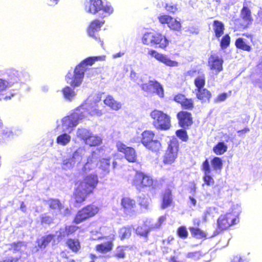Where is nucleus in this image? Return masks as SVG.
<instances>
[{
	"mask_svg": "<svg viewBox=\"0 0 262 262\" xmlns=\"http://www.w3.org/2000/svg\"><path fill=\"white\" fill-rule=\"evenodd\" d=\"M130 78L140 85L143 91L151 94L156 93L160 97H164V93L163 86L155 79H151L146 75H138L133 71L131 72Z\"/></svg>",
	"mask_w": 262,
	"mask_h": 262,
	"instance_id": "f257e3e1",
	"label": "nucleus"
},
{
	"mask_svg": "<svg viewBox=\"0 0 262 262\" xmlns=\"http://www.w3.org/2000/svg\"><path fill=\"white\" fill-rule=\"evenodd\" d=\"M142 44L150 47H157L165 50L169 45L170 40L165 35L154 30L144 32L141 38Z\"/></svg>",
	"mask_w": 262,
	"mask_h": 262,
	"instance_id": "f03ea898",
	"label": "nucleus"
},
{
	"mask_svg": "<svg viewBox=\"0 0 262 262\" xmlns=\"http://www.w3.org/2000/svg\"><path fill=\"white\" fill-rule=\"evenodd\" d=\"M85 117V116L81 111V108H78L70 115L65 116L60 121H58L57 129L70 133L78 125L79 120L84 119Z\"/></svg>",
	"mask_w": 262,
	"mask_h": 262,
	"instance_id": "7ed1b4c3",
	"label": "nucleus"
},
{
	"mask_svg": "<svg viewBox=\"0 0 262 262\" xmlns=\"http://www.w3.org/2000/svg\"><path fill=\"white\" fill-rule=\"evenodd\" d=\"M150 116L152 120V125L156 129L166 130L170 128L171 118L162 111L155 110L150 113Z\"/></svg>",
	"mask_w": 262,
	"mask_h": 262,
	"instance_id": "20e7f679",
	"label": "nucleus"
},
{
	"mask_svg": "<svg viewBox=\"0 0 262 262\" xmlns=\"http://www.w3.org/2000/svg\"><path fill=\"white\" fill-rule=\"evenodd\" d=\"M141 142L147 149L157 152L162 149L160 140L156 139L155 134L150 130H144L141 134Z\"/></svg>",
	"mask_w": 262,
	"mask_h": 262,
	"instance_id": "39448f33",
	"label": "nucleus"
},
{
	"mask_svg": "<svg viewBox=\"0 0 262 262\" xmlns=\"http://www.w3.org/2000/svg\"><path fill=\"white\" fill-rule=\"evenodd\" d=\"M85 71L84 67L71 68L66 77L67 83L74 88L79 86L83 81Z\"/></svg>",
	"mask_w": 262,
	"mask_h": 262,
	"instance_id": "423d86ee",
	"label": "nucleus"
},
{
	"mask_svg": "<svg viewBox=\"0 0 262 262\" xmlns=\"http://www.w3.org/2000/svg\"><path fill=\"white\" fill-rule=\"evenodd\" d=\"M99 211L98 206L89 205L79 210L76 214L74 223L78 224L95 216Z\"/></svg>",
	"mask_w": 262,
	"mask_h": 262,
	"instance_id": "0eeeda50",
	"label": "nucleus"
},
{
	"mask_svg": "<svg viewBox=\"0 0 262 262\" xmlns=\"http://www.w3.org/2000/svg\"><path fill=\"white\" fill-rule=\"evenodd\" d=\"M179 142L177 138H173L168 143L167 149L163 156V163L166 165L174 163L177 158Z\"/></svg>",
	"mask_w": 262,
	"mask_h": 262,
	"instance_id": "6e6552de",
	"label": "nucleus"
},
{
	"mask_svg": "<svg viewBox=\"0 0 262 262\" xmlns=\"http://www.w3.org/2000/svg\"><path fill=\"white\" fill-rule=\"evenodd\" d=\"M86 153V149L84 147H79L75 150L71 158L64 159L62 162L63 168L71 169L75 166H78L82 161Z\"/></svg>",
	"mask_w": 262,
	"mask_h": 262,
	"instance_id": "1a4fd4ad",
	"label": "nucleus"
},
{
	"mask_svg": "<svg viewBox=\"0 0 262 262\" xmlns=\"http://www.w3.org/2000/svg\"><path fill=\"white\" fill-rule=\"evenodd\" d=\"M132 184L136 187L137 189H141L144 187L152 186L154 181L149 176H147L142 172H136L134 176Z\"/></svg>",
	"mask_w": 262,
	"mask_h": 262,
	"instance_id": "9d476101",
	"label": "nucleus"
},
{
	"mask_svg": "<svg viewBox=\"0 0 262 262\" xmlns=\"http://www.w3.org/2000/svg\"><path fill=\"white\" fill-rule=\"evenodd\" d=\"M99 182L98 176L96 174H90L83 177L82 180L79 182L78 185L82 188L92 193L96 188Z\"/></svg>",
	"mask_w": 262,
	"mask_h": 262,
	"instance_id": "9b49d317",
	"label": "nucleus"
},
{
	"mask_svg": "<svg viewBox=\"0 0 262 262\" xmlns=\"http://www.w3.org/2000/svg\"><path fill=\"white\" fill-rule=\"evenodd\" d=\"M236 221H238V220L236 215L232 213H228L219 217L217 220V225L219 228L223 230L235 224Z\"/></svg>",
	"mask_w": 262,
	"mask_h": 262,
	"instance_id": "f8f14e48",
	"label": "nucleus"
},
{
	"mask_svg": "<svg viewBox=\"0 0 262 262\" xmlns=\"http://www.w3.org/2000/svg\"><path fill=\"white\" fill-rule=\"evenodd\" d=\"M118 150L125 155V159L129 162H135L137 159V154L135 150L130 147H127L121 142H118L116 144Z\"/></svg>",
	"mask_w": 262,
	"mask_h": 262,
	"instance_id": "ddd939ff",
	"label": "nucleus"
},
{
	"mask_svg": "<svg viewBox=\"0 0 262 262\" xmlns=\"http://www.w3.org/2000/svg\"><path fill=\"white\" fill-rule=\"evenodd\" d=\"M158 20L162 24H167L171 30L179 31L181 29V24L180 21L168 15H160Z\"/></svg>",
	"mask_w": 262,
	"mask_h": 262,
	"instance_id": "4468645a",
	"label": "nucleus"
},
{
	"mask_svg": "<svg viewBox=\"0 0 262 262\" xmlns=\"http://www.w3.org/2000/svg\"><path fill=\"white\" fill-rule=\"evenodd\" d=\"M102 0H87L84 4V11L90 14H96L100 12Z\"/></svg>",
	"mask_w": 262,
	"mask_h": 262,
	"instance_id": "2eb2a0df",
	"label": "nucleus"
},
{
	"mask_svg": "<svg viewBox=\"0 0 262 262\" xmlns=\"http://www.w3.org/2000/svg\"><path fill=\"white\" fill-rule=\"evenodd\" d=\"M147 54L151 57L155 58L158 61L167 66H172L178 64L175 61L170 60L167 55L159 53L154 49H148Z\"/></svg>",
	"mask_w": 262,
	"mask_h": 262,
	"instance_id": "dca6fc26",
	"label": "nucleus"
},
{
	"mask_svg": "<svg viewBox=\"0 0 262 262\" xmlns=\"http://www.w3.org/2000/svg\"><path fill=\"white\" fill-rule=\"evenodd\" d=\"M104 22V20H100L99 19H95L91 21L86 30L88 35L96 39L97 33L100 30Z\"/></svg>",
	"mask_w": 262,
	"mask_h": 262,
	"instance_id": "f3484780",
	"label": "nucleus"
},
{
	"mask_svg": "<svg viewBox=\"0 0 262 262\" xmlns=\"http://www.w3.org/2000/svg\"><path fill=\"white\" fill-rule=\"evenodd\" d=\"M179 125L183 128H186L192 124L191 114L186 111H181L177 114Z\"/></svg>",
	"mask_w": 262,
	"mask_h": 262,
	"instance_id": "a211bd4d",
	"label": "nucleus"
},
{
	"mask_svg": "<svg viewBox=\"0 0 262 262\" xmlns=\"http://www.w3.org/2000/svg\"><path fill=\"white\" fill-rule=\"evenodd\" d=\"M121 206L126 214H132L135 211L136 204L134 200L125 197L121 200Z\"/></svg>",
	"mask_w": 262,
	"mask_h": 262,
	"instance_id": "6ab92c4d",
	"label": "nucleus"
},
{
	"mask_svg": "<svg viewBox=\"0 0 262 262\" xmlns=\"http://www.w3.org/2000/svg\"><path fill=\"white\" fill-rule=\"evenodd\" d=\"M202 170L204 172L203 181L205 184L208 186L214 184V180L211 176V169L209 165V162L206 159L202 164Z\"/></svg>",
	"mask_w": 262,
	"mask_h": 262,
	"instance_id": "aec40b11",
	"label": "nucleus"
},
{
	"mask_svg": "<svg viewBox=\"0 0 262 262\" xmlns=\"http://www.w3.org/2000/svg\"><path fill=\"white\" fill-rule=\"evenodd\" d=\"M97 165L96 158L95 156V152H92L86 158V162L83 165L81 169L83 172L88 173L94 169Z\"/></svg>",
	"mask_w": 262,
	"mask_h": 262,
	"instance_id": "412c9836",
	"label": "nucleus"
},
{
	"mask_svg": "<svg viewBox=\"0 0 262 262\" xmlns=\"http://www.w3.org/2000/svg\"><path fill=\"white\" fill-rule=\"evenodd\" d=\"M90 192L86 191L85 189L78 185L74 194V199L77 203H81L84 202Z\"/></svg>",
	"mask_w": 262,
	"mask_h": 262,
	"instance_id": "4be33fe9",
	"label": "nucleus"
},
{
	"mask_svg": "<svg viewBox=\"0 0 262 262\" xmlns=\"http://www.w3.org/2000/svg\"><path fill=\"white\" fill-rule=\"evenodd\" d=\"M104 103L114 111H118L122 107V103L116 100L111 95H107L103 100Z\"/></svg>",
	"mask_w": 262,
	"mask_h": 262,
	"instance_id": "5701e85b",
	"label": "nucleus"
},
{
	"mask_svg": "<svg viewBox=\"0 0 262 262\" xmlns=\"http://www.w3.org/2000/svg\"><path fill=\"white\" fill-rule=\"evenodd\" d=\"M100 15L101 17H106L112 15L114 12V9L112 4L107 2H102L100 7Z\"/></svg>",
	"mask_w": 262,
	"mask_h": 262,
	"instance_id": "b1692460",
	"label": "nucleus"
},
{
	"mask_svg": "<svg viewBox=\"0 0 262 262\" xmlns=\"http://www.w3.org/2000/svg\"><path fill=\"white\" fill-rule=\"evenodd\" d=\"M102 142V139L101 136L91 132L84 143L90 146H96L100 145Z\"/></svg>",
	"mask_w": 262,
	"mask_h": 262,
	"instance_id": "393cba45",
	"label": "nucleus"
},
{
	"mask_svg": "<svg viewBox=\"0 0 262 262\" xmlns=\"http://www.w3.org/2000/svg\"><path fill=\"white\" fill-rule=\"evenodd\" d=\"M172 200L171 190L169 189L165 190L162 195V202L161 206V208L165 209L170 206L172 204Z\"/></svg>",
	"mask_w": 262,
	"mask_h": 262,
	"instance_id": "a878e982",
	"label": "nucleus"
},
{
	"mask_svg": "<svg viewBox=\"0 0 262 262\" xmlns=\"http://www.w3.org/2000/svg\"><path fill=\"white\" fill-rule=\"evenodd\" d=\"M111 158L101 159L99 163L97 164L98 168L101 170V172L103 174H107L110 172Z\"/></svg>",
	"mask_w": 262,
	"mask_h": 262,
	"instance_id": "bb28decb",
	"label": "nucleus"
},
{
	"mask_svg": "<svg viewBox=\"0 0 262 262\" xmlns=\"http://www.w3.org/2000/svg\"><path fill=\"white\" fill-rule=\"evenodd\" d=\"M105 55L88 57L83 60L78 66H92L97 61H102L105 60Z\"/></svg>",
	"mask_w": 262,
	"mask_h": 262,
	"instance_id": "cd10ccee",
	"label": "nucleus"
},
{
	"mask_svg": "<svg viewBox=\"0 0 262 262\" xmlns=\"http://www.w3.org/2000/svg\"><path fill=\"white\" fill-rule=\"evenodd\" d=\"M85 116V118L88 117L87 115L89 114L91 116L100 117L103 115V111L99 108L98 105H91V107L88 109V112L82 111Z\"/></svg>",
	"mask_w": 262,
	"mask_h": 262,
	"instance_id": "c85d7f7f",
	"label": "nucleus"
},
{
	"mask_svg": "<svg viewBox=\"0 0 262 262\" xmlns=\"http://www.w3.org/2000/svg\"><path fill=\"white\" fill-rule=\"evenodd\" d=\"M210 165L213 170L216 172L221 171L223 166V160L220 157H214L211 160Z\"/></svg>",
	"mask_w": 262,
	"mask_h": 262,
	"instance_id": "c756f323",
	"label": "nucleus"
},
{
	"mask_svg": "<svg viewBox=\"0 0 262 262\" xmlns=\"http://www.w3.org/2000/svg\"><path fill=\"white\" fill-rule=\"evenodd\" d=\"M197 98L202 101L208 100L211 97V93L206 89L195 90Z\"/></svg>",
	"mask_w": 262,
	"mask_h": 262,
	"instance_id": "7c9ffc66",
	"label": "nucleus"
},
{
	"mask_svg": "<svg viewBox=\"0 0 262 262\" xmlns=\"http://www.w3.org/2000/svg\"><path fill=\"white\" fill-rule=\"evenodd\" d=\"M67 133V132H65L64 134H62L57 137L56 139V142L58 144L62 146H66L70 142L71 137Z\"/></svg>",
	"mask_w": 262,
	"mask_h": 262,
	"instance_id": "2f4dec72",
	"label": "nucleus"
},
{
	"mask_svg": "<svg viewBox=\"0 0 262 262\" xmlns=\"http://www.w3.org/2000/svg\"><path fill=\"white\" fill-rule=\"evenodd\" d=\"M223 60L216 54L212 53L208 58L209 66H222Z\"/></svg>",
	"mask_w": 262,
	"mask_h": 262,
	"instance_id": "473e14b6",
	"label": "nucleus"
},
{
	"mask_svg": "<svg viewBox=\"0 0 262 262\" xmlns=\"http://www.w3.org/2000/svg\"><path fill=\"white\" fill-rule=\"evenodd\" d=\"M213 27L216 37H221L224 33V24L221 21L214 20L213 22Z\"/></svg>",
	"mask_w": 262,
	"mask_h": 262,
	"instance_id": "72a5a7b5",
	"label": "nucleus"
},
{
	"mask_svg": "<svg viewBox=\"0 0 262 262\" xmlns=\"http://www.w3.org/2000/svg\"><path fill=\"white\" fill-rule=\"evenodd\" d=\"M228 146L224 142H219L213 148V152L217 155H222L227 151Z\"/></svg>",
	"mask_w": 262,
	"mask_h": 262,
	"instance_id": "f704fd0d",
	"label": "nucleus"
},
{
	"mask_svg": "<svg viewBox=\"0 0 262 262\" xmlns=\"http://www.w3.org/2000/svg\"><path fill=\"white\" fill-rule=\"evenodd\" d=\"M47 204L51 209L57 211H61V209L63 208L62 205L58 200H49L47 201Z\"/></svg>",
	"mask_w": 262,
	"mask_h": 262,
	"instance_id": "c9c22d12",
	"label": "nucleus"
},
{
	"mask_svg": "<svg viewBox=\"0 0 262 262\" xmlns=\"http://www.w3.org/2000/svg\"><path fill=\"white\" fill-rule=\"evenodd\" d=\"M112 242H107L97 245L96 246V250L100 253H106L112 250Z\"/></svg>",
	"mask_w": 262,
	"mask_h": 262,
	"instance_id": "e433bc0d",
	"label": "nucleus"
},
{
	"mask_svg": "<svg viewBox=\"0 0 262 262\" xmlns=\"http://www.w3.org/2000/svg\"><path fill=\"white\" fill-rule=\"evenodd\" d=\"M53 235H48L41 237L37 241V245L39 248L44 249L53 239Z\"/></svg>",
	"mask_w": 262,
	"mask_h": 262,
	"instance_id": "4c0bfd02",
	"label": "nucleus"
},
{
	"mask_svg": "<svg viewBox=\"0 0 262 262\" xmlns=\"http://www.w3.org/2000/svg\"><path fill=\"white\" fill-rule=\"evenodd\" d=\"M91 132L89 129L83 128H79L76 132V136L78 138L82 139L85 143L88 139Z\"/></svg>",
	"mask_w": 262,
	"mask_h": 262,
	"instance_id": "58836bf2",
	"label": "nucleus"
},
{
	"mask_svg": "<svg viewBox=\"0 0 262 262\" xmlns=\"http://www.w3.org/2000/svg\"><path fill=\"white\" fill-rule=\"evenodd\" d=\"M62 93L65 99L71 100L76 96V92L69 86H66L63 89Z\"/></svg>",
	"mask_w": 262,
	"mask_h": 262,
	"instance_id": "ea45409f",
	"label": "nucleus"
},
{
	"mask_svg": "<svg viewBox=\"0 0 262 262\" xmlns=\"http://www.w3.org/2000/svg\"><path fill=\"white\" fill-rule=\"evenodd\" d=\"M67 245L75 252H77L80 248V243L77 239H70L67 241Z\"/></svg>",
	"mask_w": 262,
	"mask_h": 262,
	"instance_id": "a19ab883",
	"label": "nucleus"
},
{
	"mask_svg": "<svg viewBox=\"0 0 262 262\" xmlns=\"http://www.w3.org/2000/svg\"><path fill=\"white\" fill-rule=\"evenodd\" d=\"M235 45L237 48L246 51H250L251 50L250 46L247 45L243 38H238L235 42Z\"/></svg>",
	"mask_w": 262,
	"mask_h": 262,
	"instance_id": "79ce46f5",
	"label": "nucleus"
},
{
	"mask_svg": "<svg viewBox=\"0 0 262 262\" xmlns=\"http://www.w3.org/2000/svg\"><path fill=\"white\" fill-rule=\"evenodd\" d=\"M205 83V76L203 74H200V75L195 78L194 80V84L196 87V89H200L204 88Z\"/></svg>",
	"mask_w": 262,
	"mask_h": 262,
	"instance_id": "37998d69",
	"label": "nucleus"
},
{
	"mask_svg": "<svg viewBox=\"0 0 262 262\" xmlns=\"http://www.w3.org/2000/svg\"><path fill=\"white\" fill-rule=\"evenodd\" d=\"M11 247V249L15 252H23L26 249V245L23 242L13 243Z\"/></svg>",
	"mask_w": 262,
	"mask_h": 262,
	"instance_id": "c03bdc74",
	"label": "nucleus"
},
{
	"mask_svg": "<svg viewBox=\"0 0 262 262\" xmlns=\"http://www.w3.org/2000/svg\"><path fill=\"white\" fill-rule=\"evenodd\" d=\"M191 233L197 238H202L206 236L205 233L199 228L191 227L189 229Z\"/></svg>",
	"mask_w": 262,
	"mask_h": 262,
	"instance_id": "a18cd8bd",
	"label": "nucleus"
},
{
	"mask_svg": "<svg viewBox=\"0 0 262 262\" xmlns=\"http://www.w3.org/2000/svg\"><path fill=\"white\" fill-rule=\"evenodd\" d=\"M119 235L121 239L128 238L131 235V230L129 228L123 227L120 230Z\"/></svg>",
	"mask_w": 262,
	"mask_h": 262,
	"instance_id": "49530a36",
	"label": "nucleus"
},
{
	"mask_svg": "<svg viewBox=\"0 0 262 262\" xmlns=\"http://www.w3.org/2000/svg\"><path fill=\"white\" fill-rule=\"evenodd\" d=\"M243 18L248 24L251 19L250 11L247 8L244 7L241 13Z\"/></svg>",
	"mask_w": 262,
	"mask_h": 262,
	"instance_id": "de8ad7c7",
	"label": "nucleus"
},
{
	"mask_svg": "<svg viewBox=\"0 0 262 262\" xmlns=\"http://www.w3.org/2000/svg\"><path fill=\"white\" fill-rule=\"evenodd\" d=\"M101 100V96L99 94H95L90 96L88 100L87 103L90 105H97V103Z\"/></svg>",
	"mask_w": 262,
	"mask_h": 262,
	"instance_id": "09e8293b",
	"label": "nucleus"
},
{
	"mask_svg": "<svg viewBox=\"0 0 262 262\" xmlns=\"http://www.w3.org/2000/svg\"><path fill=\"white\" fill-rule=\"evenodd\" d=\"M136 232L141 236H146L148 233V228L146 225L143 224L137 228Z\"/></svg>",
	"mask_w": 262,
	"mask_h": 262,
	"instance_id": "8fccbe9b",
	"label": "nucleus"
},
{
	"mask_svg": "<svg viewBox=\"0 0 262 262\" xmlns=\"http://www.w3.org/2000/svg\"><path fill=\"white\" fill-rule=\"evenodd\" d=\"M230 42V37L228 35L224 36L221 41V47L222 49L227 48Z\"/></svg>",
	"mask_w": 262,
	"mask_h": 262,
	"instance_id": "3c124183",
	"label": "nucleus"
},
{
	"mask_svg": "<svg viewBox=\"0 0 262 262\" xmlns=\"http://www.w3.org/2000/svg\"><path fill=\"white\" fill-rule=\"evenodd\" d=\"M177 136L183 141H186L188 136L186 132L184 129H179L176 132Z\"/></svg>",
	"mask_w": 262,
	"mask_h": 262,
	"instance_id": "603ef678",
	"label": "nucleus"
},
{
	"mask_svg": "<svg viewBox=\"0 0 262 262\" xmlns=\"http://www.w3.org/2000/svg\"><path fill=\"white\" fill-rule=\"evenodd\" d=\"M182 106L185 109L191 110L193 107V101L191 99H185L183 102L181 104Z\"/></svg>",
	"mask_w": 262,
	"mask_h": 262,
	"instance_id": "864d4df0",
	"label": "nucleus"
},
{
	"mask_svg": "<svg viewBox=\"0 0 262 262\" xmlns=\"http://www.w3.org/2000/svg\"><path fill=\"white\" fill-rule=\"evenodd\" d=\"M125 248L123 247H117L116 250L115 256L119 258H124L125 256Z\"/></svg>",
	"mask_w": 262,
	"mask_h": 262,
	"instance_id": "5fc2aeb1",
	"label": "nucleus"
},
{
	"mask_svg": "<svg viewBox=\"0 0 262 262\" xmlns=\"http://www.w3.org/2000/svg\"><path fill=\"white\" fill-rule=\"evenodd\" d=\"M56 236H57L58 240L60 241L67 236H68L64 228H61L59 231L56 232Z\"/></svg>",
	"mask_w": 262,
	"mask_h": 262,
	"instance_id": "6e6d98bb",
	"label": "nucleus"
},
{
	"mask_svg": "<svg viewBox=\"0 0 262 262\" xmlns=\"http://www.w3.org/2000/svg\"><path fill=\"white\" fill-rule=\"evenodd\" d=\"M9 88V82L3 79L0 78V94Z\"/></svg>",
	"mask_w": 262,
	"mask_h": 262,
	"instance_id": "4d7b16f0",
	"label": "nucleus"
},
{
	"mask_svg": "<svg viewBox=\"0 0 262 262\" xmlns=\"http://www.w3.org/2000/svg\"><path fill=\"white\" fill-rule=\"evenodd\" d=\"M178 232L179 236H180L181 237L185 238L187 236V231L186 230V228L184 227H181L179 228Z\"/></svg>",
	"mask_w": 262,
	"mask_h": 262,
	"instance_id": "13d9d810",
	"label": "nucleus"
},
{
	"mask_svg": "<svg viewBox=\"0 0 262 262\" xmlns=\"http://www.w3.org/2000/svg\"><path fill=\"white\" fill-rule=\"evenodd\" d=\"M66 231L67 232L68 235L75 232L78 229V227L75 226H69L64 227Z\"/></svg>",
	"mask_w": 262,
	"mask_h": 262,
	"instance_id": "bf43d9fd",
	"label": "nucleus"
},
{
	"mask_svg": "<svg viewBox=\"0 0 262 262\" xmlns=\"http://www.w3.org/2000/svg\"><path fill=\"white\" fill-rule=\"evenodd\" d=\"M150 201L148 199H143L140 202V205L145 209H148Z\"/></svg>",
	"mask_w": 262,
	"mask_h": 262,
	"instance_id": "052dcab7",
	"label": "nucleus"
},
{
	"mask_svg": "<svg viewBox=\"0 0 262 262\" xmlns=\"http://www.w3.org/2000/svg\"><path fill=\"white\" fill-rule=\"evenodd\" d=\"M53 222V219L50 216L47 215H43L41 217V223L47 224H50Z\"/></svg>",
	"mask_w": 262,
	"mask_h": 262,
	"instance_id": "680f3d73",
	"label": "nucleus"
},
{
	"mask_svg": "<svg viewBox=\"0 0 262 262\" xmlns=\"http://www.w3.org/2000/svg\"><path fill=\"white\" fill-rule=\"evenodd\" d=\"M185 98H186L184 95H181V94H179V95H176L174 97V100L176 102L180 103L182 104V103L183 102L184 100H185Z\"/></svg>",
	"mask_w": 262,
	"mask_h": 262,
	"instance_id": "e2e57ef3",
	"label": "nucleus"
},
{
	"mask_svg": "<svg viewBox=\"0 0 262 262\" xmlns=\"http://www.w3.org/2000/svg\"><path fill=\"white\" fill-rule=\"evenodd\" d=\"M166 220V216L164 215L160 216L158 221V222L155 225V228H159L161 225Z\"/></svg>",
	"mask_w": 262,
	"mask_h": 262,
	"instance_id": "0e129e2a",
	"label": "nucleus"
},
{
	"mask_svg": "<svg viewBox=\"0 0 262 262\" xmlns=\"http://www.w3.org/2000/svg\"><path fill=\"white\" fill-rule=\"evenodd\" d=\"M165 9L167 11H168L171 13H174L177 10V7L174 5H166V6H165Z\"/></svg>",
	"mask_w": 262,
	"mask_h": 262,
	"instance_id": "69168bd1",
	"label": "nucleus"
},
{
	"mask_svg": "<svg viewBox=\"0 0 262 262\" xmlns=\"http://www.w3.org/2000/svg\"><path fill=\"white\" fill-rule=\"evenodd\" d=\"M223 70L222 67H211V70L212 74H216Z\"/></svg>",
	"mask_w": 262,
	"mask_h": 262,
	"instance_id": "338daca9",
	"label": "nucleus"
},
{
	"mask_svg": "<svg viewBox=\"0 0 262 262\" xmlns=\"http://www.w3.org/2000/svg\"><path fill=\"white\" fill-rule=\"evenodd\" d=\"M231 262H243V259L240 255H236L233 257Z\"/></svg>",
	"mask_w": 262,
	"mask_h": 262,
	"instance_id": "774afa93",
	"label": "nucleus"
}]
</instances>
